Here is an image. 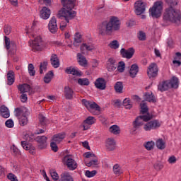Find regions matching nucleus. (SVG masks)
Here are the masks:
<instances>
[{
  "instance_id": "61",
  "label": "nucleus",
  "mask_w": 181,
  "mask_h": 181,
  "mask_svg": "<svg viewBox=\"0 0 181 181\" xmlns=\"http://www.w3.org/2000/svg\"><path fill=\"white\" fill-rule=\"evenodd\" d=\"M7 177L11 181H18V179L16 178V175L12 173H9L7 175Z\"/></svg>"
},
{
  "instance_id": "23",
  "label": "nucleus",
  "mask_w": 181,
  "mask_h": 181,
  "mask_svg": "<svg viewBox=\"0 0 181 181\" xmlns=\"http://www.w3.org/2000/svg\"><path fill=\"white\" fill-rule=\"evenodd\" d=\"M50 9H49V8L44 6L41 11H40V17L42 19H49V18H50Z\"/></svg>"
},
{
  "instance_id": "39",
  "label": "nucleus",
  "mask_w": 181,
  "mask_h": 181,
  "mask_svg": "<svg viewBox=\"0 0 181 181\" xmlns=\"http://www.w3.org/2000/svg\"><path fill=\"white\" fill-rule=\"evenodd\" d=\"M77 57L78 59V62L80 66H87V59H86V57L83 56V54H81V53H78Z\"/></svg>"
},
{
  "instance_id": "30",
  "label": "nucleus",
  "mask_w": 181,
  "mask_h": 181,
  "mask_svg": "<svg viewBox=\"0 0 181 181\" xmlns=\"http://www.w3.org/2000/svg\"><path fill=\"white\" fill-rule=\"evenodd\" d=\"M59 181H74V180L70 173L64 172L61 174Z\"/></svg>"
},
{
  "instance_id": "14",
  "label": "nucleus",
  "mask_w": 181,
  "mask_h": 181,
  "mask_svg": "<svg viewBox=\"0 0 181 181\" xmlns=\"http://www.w3.org/2000/svg\"><path fill=\"white\" fill-rule=\"evenodd\" d=\"M95 118L93 116H89L85 119L82 124L81 127L83 128V131H87L88 129H90V127L93 125V124H95Z\"/></svg>"
},
{
  "instance_id": "43",
  "label": "nucleus",
  "mask_w": 181,
  "mask_h": 181,
  "mask_svg": "<svg viewBox=\"0 0 181 181\" xmlns=\"http://www.w3.org/2000/svg\"><path fill=\"white\" fill-rule=\"evenodd\" d=\"M123 105L125 107L126 110H131V108H132V103H131L129 98H125L123 100Z\"/></svg>"
},
{
  "instance_id": "35",
  "label": "nucleus",
  "mask_w": 181,
  "mask_h": 181,
  "mask_svg": "<svg viewBox=\"0 0 181 181\" xmlns=\"http://www.w3.org/2000/svg\"><path fill=\"white\" fill-rule=\"evenodd\" d=\"M112 170L113 173L117 176H119V175H122V173H124V171H122L121 165L118 163H116L113 165Z\"/></svg>"
},
{
  "instance_id": "33",
  "label": "nucleus",
  "mask_w": 181,
  "mask_h": 181,
  "mask_svg": "<svg viewBox=\"0 0 181 181\" xmlns=\"http://www.w3.org/2000/svg\"><path fill=\"white\" fill-rule=\"evenodd\" d=\"M109 132L113 135H119L121 134V128L118 125L114 124L109 128Z\"/></svg>"
},
{
  "instance_id": "1",
  "label": "nucleus",
  "mask_w": 181,
  "mask_h": 181,
  "mask_svg": "<svg viewBox=\"0 0 181 181\" xmlns=\"http://www.w3.org/2000/svg\"><path fill=\"white\" fill-rule=\"evenodd\" d=\"M61 2L63 8L59 11L57 16L59 19H62L59 25L61 30H64L67 28V24L70 23V21L74 19L77 15V13L73 11L77 0H61Z\"/></svg>"
},
{
  "instance_id": "21",
  "label": "nucleus",
  "mask_w": 181,
  "mask_h": 181,
  "mask_svg": "<svg viewBox=\"0 0 181 181\" xmlns=\"http://www.w3.org/2000/svg\"><path fill=\"white\" fill-rule=\"evenodd\" d=\"M4 40H5L6 49L7 50H9L11 47H12L11 49H13V53H15V52H16V44H15L14 42H11V40L7 36L4 37Z\"/></svg>"
},
{
  "instance_id": "3",
  "label": "nucleus",
  "mask_w": 181,
  "mask_h": 181,
  "mask_svg": "<svg viewBox=\"0 0 181 181\" xmlns=\"http://www.w3.org/2000/svg\"><path fill=\"white\" fill-rule=\"evenodd\" d=\"M181 14L180 12L175 9L173 7H168L165 9L163 15V21L165 23H177L180 22Z\"/></svg>"
},
{
  "instance_id": "48",
  "label": "nucleus",
  "mask_w": 181,
  "mask_h": 181,
  "mask_svg": "<svg viewBox=\"0 0 181 181\" xmlns=\"http://www.w3.org/2000/svg\"><path fill=\"white\" fill-rule=\"evenodd\" d=\"M140 108L141 114H146V112H148V105H146V103L145 102L143 101L140 104Z\"/></svg>"
},
{
  "instance_id": "10",
  "label": "nucleus",
  "mask_w": 181,
  "mask_h": 181,
  "mask_svg": "<svg viewBox=\"0 0 181 181\" xmlns=\"http://www.w3.org/2000/svg\"><path fill=\"white\" fill-rule=\"evenodd\" d=\"M158 71H159L158 64L151 63L147 69V76L149 78H155L158 76Z\"/></svg>"
},
{
  "instance_id": "31",
  "label": "nucleus",
  "mask_w": 181,
  "mask_h": 181,
  "mask_svg": "<svg viewBox=\"0 0 181 181\" xmlns=\"http://www.w3.org/2000/svg\"><path fill=\"white\" fill-rule=\"evenodd\" d=\"M7 84L8 86H12L15 83V73L13 71H9L7 74Z\"/></svg>"
},
{
  "instance_id": "18",
  "label": "nucleus",
  "mask_w": 181,
  "mask_h": 181,
  "mask_svg": "<svg viewBox=\"0 0 181 181\" xmlns=\"http://www.w3.org/2000/svg\"><path fill=\"white\" fill-rule=\"evenodd\" d=\"M95 86L96 88H98V90H105L107 87V82H105V79L103 78H98L95 81Z\"/></svg>"
},
{
  "instance_id": "64",
  "label": "nucleus",
  "mask_w": 181,
  "mask_h": 181,
  "mask_svg": "<svg viewBox=\"0 0 181 181\" xmlns=\"http://www.w3.org/2000/svg\"><path fill=\"white\" fill-rule=\"evenodd\" d=\"M176 157L175 156H170L169 158H168V162L170 163H176Z\"/></svg>"
},
{
  "instance_id": "44",
  "label": "nucleus",
  "mask_w": 181,
  "mask_h": 181,
  "mask_svg": "<svg viewBox=\"0 0 181 181\" xmlns=\"http://www.w3.org/2000/svg\"><path fill=\"white\" fill-rule=\"evenodd\" d=\"M49 172L53 180L54 181L59 180V174H57V172H56L55 170H53L51 168L49 169Z\"/></svg>"
},
{
  "instance_id": "34",
  "label": "nucleus",
  "mask_w": 181,
  "mask_h": 181,
  "mask_svg": "<svg viewBox=\"0 0 181 181\" xmlns=\"http://www.w3.org/2000/svg\"><path fill=\"white\" fill-rule=\"evenodd\" d=\"M168 81L170 83V88H177V87H179V78H177V77L173 76Z\"/></svg>"
},
{
  "instance_id": "13",
  "label": "nucleus",
  "mask_w": 181,
  "mask_h": 181,
  "mask_svg": "<svg viewBox=\"0 0 181 181\" xmlns=\"http://www.w3.org/2000/svg\"><path fill=\"white\" fill-rule=\"evenodd\" d=\"M35 141L38 144L40 149H46L47 148V137L46 136H37Z\"/></svg>"
},
{
  "instance_id": "53",
  "label": "nucleus",
  "mask_w": 181,
  "mask_h": 181,
  "mask_svg": "<svg viewBox=\"0 0 181 181\" xmlns=\"http://www.w3.org/2000/svg\"><path fill=\"white\" fill-rule=\"evenodd\" d=\"M168 5H169V8H173V6H176L177 5V0H165Z\"/></svg>"
},
{
  "instance_id": "51",
  "label": "nucleus",
  "mask_w": 181,
  "mask_h": 181,
  "mask_svg": "<svg viewBox=\"0 0 181 181\" xmlns=\"http://www.w3.org/2000/svg\"><path fill=\"white\" fill-rule=\"evenodd\" d=\"M38 118L40 119V124H41V125H45V124H47V119L46 118V117H45V115L40 114Z\"/></svg>"
},
{
  "instance_id": "29",
  "label": "nucleus",
  "mask_w": 181,
  "mask_h": 181,
  "mask_svg": "<svg viewBox=\"0 0 181 181\" xmlns=\"http://www.w3.org/2000/svg\"><path fill=\"white\" fill-rule=\"evenodd\" d=\"M51 64L54 67V69H57L60 66V61L59 60V57L54 54H52L50 59Z\"/></svg>"
},
{
  "instance_id": "56",
  "label": "nucleus",
  "mask_w": 181,
  "mask_h": 181,
  "mask_svg": "<svg viewBox=\"0 0 181 181\" xmlns=\"http://www.w3.org/2000/svg\"><path fill=\"white\" fill-rule=\"evenodd\" d=\"M138 39L139 40H146V34L144 31H139L138 34Z\"/></svg>"
},
{
  "instance_id": "32",
  "label": "nucleus",
  "mask_w": 181,
  "mask_h": 181,
  "mask_svg": "<svg viewBox=\"0 0 181 181\" xmlns=\"http://www.w3.org/2000/svg\"><path fill=\"white\" fill-rule=\"evenodd\" d=\"M144 100L148 103H156L155 95L152 93H146L144 94Z\"/></svg>"
},
{
  "instance_id": "55",
  "label": "nucleus",
  "mask_w": 181,
  "mask_h": 181,
  "mask_svg": "<svg viewBox=\"0 0 181 181\" xmlns=\"http://www.w3.org/2000/svg\"><path fill=\"white\" fill-rule=\"evenodd\" d=\"M28 71L30 76H35L36 74V71H35V66L32 64L28 65Z\"/></svg>"
},
{
  "instance_id": "41",
  "label": "nucleus",
  "mask_w": 181,
  "mask_h": 181,
  "mask_svg": "<svg viewBox=\"0 0 181 181\" xmlns=\"http://www.w3.org/2000/svg\"><path fill=\"white\" fill-rule=\"evenodd\" d=\"M53 76H54V74H53V71H49L47 74H46L45 76L44 77V81L47 84H49V83L52 81V78H53Z\"/></svg>"
},
{
  "instance_id": "2",
  "label": "nucleus",
  "mask_w": 181,
  "mask_h": 181,
  "mask_svg": "<svg viewBox=\"0 0 181 181\" xmlns=\"http://www.w3.org/2000/svg\"><path fill=\"white\" fill-rule=\"evenodd\" d=\"M119 29H121V22L115 16H112L109 21H104L98 25V32L101 36L112 35Z\"/></svg>"
},
{
  "instance_id": "24",
  "label": "nucleus",
  "mask_w": 181,
  "mask_h": 181,
  "mask_svg": "<svg viewBox=\"0 0 181 181\" xmlns=\"http://www.w3.org/2000/svg\"><path fill=\"white\" fill-rule=\"evenodd\" d=\"M158 88L159 91H161L162 93L163 91H168V90L170 88V83L169 81H163L158 84Z\"/></svg>"
},
{
  "instance_id": "17",
  "label": "nucleus",
  "mask_w": 181,
  "mask_h": 181,
  "mask_svg": "<svg viewBox=\"0 0 181 181\" xmlns=\"http://www.w3.org/2000/svg\"><path fill=\"white\" fill-rule=\"evenodd\" d=\"M18 89L21 94H25V93H35V91L32 90V87H30V85L27 83L19 85L18 86Z\"/></svg>"
},
{
  "instance_id": "42",
  "label": "nucleus",
  "mask_w": 181,
  "mask_h": 181,
  "mask_svg": "<svg viewBox=\"0 0 181 181\" xmlns=\"http://www.w3.org/2000/svg\"><path fill=\"white\" fill-rule=\"evenodd\" d=\"M85 163L86 166H88V168H90V166H93V168H95V166L98 165V158H95L93 160H91L88 163L85 161Z\"/></svg>"
},
{
  "instance_id": "49",
  "label": "nucleus",
  "mask_w": 181,
  "mask_h": 181,
  "mask_svg": "<svg viewBox=\"0 0 181 181\" xmlns=\"http://www.w3.org/2000/svg\"><path fill=\"white\" fill-rule=\"evenodd\" d=\"M153 146H155V142L153 141H147L144 144V147L147 151H152V149H153Z\"/></svg>"
},
{
  "instance_id": "19",
  "label": "nucleus",
  "mask_w": 181,
  "mask_h": 181,
  "mask_svg": "<svg viewBox=\"0 0 181 181\" xmlns=\"http://www.w3.org/2000/svg\"><path fill=\"white\" fill-rule=\"evenodd\" d=\"M65 73H66V74H72L73 76H76L77 77H81V76H83V73L81 71L77 70L73 66L67 67L65 69Z\"/></svg>"
},
{
  "instance_id": "63",
  "label": "nucleus",
  "mask_w": 181,
  "mask_h": 181,
  "mask_svg": "<svg viewBox=\"0 0 181 181\" xmlns=\"http://www.w3.org/2000/svg\"><path fill=\"white\" fill-rule=\"evenodd\" d=\"M0 115H1L3 118H9V110H7L4 112H0Z\"/></svg>"
},
{
  "instance_id": "45",
  "label": "nucleus",
  "mask_w": 181,
  "mask_h": 181,
  "mask_svg": "<svg viewBox=\"0 0 181 181\" xmlns=\"http://www.w3.org/2000/svg\"><path fill=\"white\" fill-rule=\"evenodd\" d=\"M47 70V61H44L41 62L40 64V74H43V71H46Z\"/></svg>"
},
{
  "instance_id": "52",
  "label": "nucleus",
  "mask_w": 181,
  "mask_h": 181,
  "mask_svg": "<svg viewBox=\"0 0 181 181\" xmlns=\"http://www.w3.org/2000/svg\"><path fill=\"white\" fill-rule=\"evenodd\" d=\"M95 175H97V170H93V171L86 170L85 173V175L87 177H94Z\"/></svg>"
},
{
  "instance_id": "54",
  "label": "nucleus",
  "mask_w": 181,
  "mask_h": 181,
  "mask_svg": "<svg viewBox=\"0 0 181 181\" xmlns=\"http://www.w3.org/2000/svg\"><path fill=\"white\" fill-rule=\"evenodd\" d=\"M5 35H11V32H12V27L8 24L4 25V28Z\"/></svg>"
},
{
  "instance_id": "11",
  "label": "nucleus",
  "mask_w": 181,
  "mask_h": 181,
  "mask_svg": "<svg viewBox=\"0 0 181 181\" xmlns=\"http://www.w3.org/2000/svg\"><path fill=\"white\" fill-rule=\"evenodd\" d=\"M160 127V122L159 120H152L144 125V131H152V129H158Z\"/></svg>"
},
{
  "instance_id": "8",
  "label": "nucleus",
  "mask_w": 181,
  "mask_h": 181,
  "mask_svg": "<svg viewBox=\"0 0 181 181\" xmlns=\"http://www.w3.org/2000/svg\"><path fill=\"white\" fill-rule=\"evenodd\" d=\"M62 162L64 165L67 166L69 170H75V169H77V163L74 159H73V156L71 155L65 156L62 159Z\"/></svg>"
},
{
  "instance_id": "37",
  "label": "nucleus",
  "mask_w": 181,
  "mask_h": 181,
  "mask_svg": "<svg viewBox=\"0 0 181 181\" xmlns=\"http://www.w3.org/2000/svg\"><path fill=\"white\" fill-rule=\"evenodd\" d=\"M29 115H24L21 117H18V122L21 127H25V125H28V122H29V119H28Z\"/></svg>"
},
{
  "instance_id": "59",
  "label": "nucleus",
  "mask_w": 181,
  "mask_h": 181,
  "mask_svg": "<svg viewBox=\"0 0 181 181\" xmlns=\"http://www.w3.org/2000/svg\"><path fill=\"white\" fill-rule=\"evenodd\" d=\"M5 125L6 127H7V128H13V120L11 119H8L7 121H6Z\"/></svg>"
},
{
  "instance_id": "7",
  "label": "nucleus",
  "mask_w": 181,
  "mask_h": 181,
  "mask_svg": "<svg viewBox=\"0 0 181 181\" xmlns=\"http://www.w3.org/2000/svg\"><path fill=\"white\" fill-rule=\"evenodd\" d=\"M82 103L85 105L86 108H87L93 115H97V112L95 111H100V110H101L100 105L95 102H90L86 99H83Z\"/></svg>"
},
{
  "instance_id": "20",
  "label": "nucleus",
  "mask_w": 181,
  "mask_h": 181,
  "mask_svg": "<svg viewBox=\"0 0 181 181\" xmlns=\"http://www.w3.org/2000/svg\"><path fill=\"white\" fill-rule=\"evenodd\" d=\"M21 146L25 151H29L31 155H35L36 153V148H35V146L28 144L27 141H21Z\"/></svg>"
},
{
  "instance_id": "28",
  "label": "nucleus",
  "mask_w": 181,
  "mask_h": 181,
  "mask_svg": "<svg viewBox=\"0 0 181 181\" xmlns=\"http://www.w3.org/2000/svg\"><path fill=\"white\" fill-rule=\"evenodd\" d=\"M107 69L108 71H114L117 69V64H115V59L110 58L107 60Z\"/></svg>"
},
{
  "instance_id": "60",
  "label": "nucleus",
  "mask_w": 181,
  "mask_h": 181,
  "mask_svg": "<svg viewBox=\"0 0 181 181\" xmlns=\"http://www.w3.org/2000/svg\"><path fill=\"white\" fill-rule=\"evenodd\" d=\"M153 167L156 170H160L161 169H163V165L160 163H156Z\"/></svg>"
},
{
  "instance_id": "36",
  "label": "nucleus",
  "mask_w": 181,
  "mask_h": 181,
  "mask_svg": "<svg viewBox=\"0 0 181 181\" xmlns=\"http://www.w3.org/2000/svg\"><path fill=\"white\" fill-rule=\"evenodd\" d=\"M156 146H157L158 149H160V151H163V149L166 148V142H165L163 139H158L156 141Z\"/></svg>"
},
{
  "instance_id": "15",
  "label": "nucleus",
  "mask_w": 181,
  "mask_h": 181,
  "mask_svg": "<svg viewBox=\"0 0 181 181\" xmlns=\"http://www.w3.org/2000/svg\"><path fill=\"white\" fill-rule=\"evenodd\" d=\"M135 53V49L131 47L128 49H125L124 48H122L120 50V54L122 57L124 59H132L134 54Z\"/></svg>"
},
{
  "instance_id": "27",
  "label": "nucleus",
  "mask_w": 181,
  "mask_h": 181,
  "mask_svg": "<svg viewBox=\"0 0 181 181\" xmlns=\"http://www.w3.org/2000/svg\"><path fill=\"white\" fill-rule=\"evenodd\" d=\"M66 138V133H59L53 136L52 141L55 144H60Z\"/></svg>"
},
{
  "instance_id": "46",
  "label": "nucleus",
  "mask_w": 181,
  "mask_h": 181,
  "mask_svg": "<svg viewBox=\"0 0 181 181\" xmlns=\"http://www.w3.org/2000/svg\"><path fill=\"white\" fill-rule=\"evenodd\" d=\"M78 84L79 86H88L90 84V81L87 78H79L78 80Z\"/></svg>"
},
{
  "instance_id": "40",
  "label": "nucleus",
  "mask_w": 181,
  "mask_h": 181,
  "mask_svg": "<svg viewBox=\"0 0 181 181\" xmlns=\"http://www.w3.org/2000/svg\"><path fill=\"white\" fill-rule=\"evenodd\" d=\"M115 90L116 93L122 94V90H124V84L121 81H118L115 84Z\"/></svg>"
},
{
  "instance_id": "58",
  "label": "nucleus",
  "mask_w": 181,
  "mask_h": 181,
  "mask_svg": "<svg viewBox=\"0 0 181 181\" xmlns=\"http://www.w3.org/2000/svg\"><path fill=\"white\" fill-rule=\"evenodd\" d=\"M50 146L52 151H53L54 152H57V151H59V147H57V143L52 141L50 144Z\"/></svg>"
},
{
  "instance_id": "62",
  "label": "nucleus",
  "mask_w": 181,
  "mask_h": 181,
  "mask_svg": "<svg viewBox=\"0 0 181 181\" xmlns=\"http://www.w3.org/2000/svg\"><path fill=\"white\" fill-rule=\"evenodd\" d=\"M21 100L22 103H26L28 101V95L23 93L21 96Z\"/></svg>"
},
{
  "instance_id": "4",
  "label": "nucleus",
  "mask_w": 181,
  "mask_h": 181,
  "mask_svg": "<svg viewBox=\"0 0 181 181\" xmlns=\"http://www.w3.org/2000/svg\"><path fill=\"white\" fill-rule=\"evenodd\" d=\"M30 36L34 38V40H30L29 44L32 48L33 52H40L45 48V41L40 35H35V34L30 33Z\"/></svg>"
},
{
  "instance_id": "57",
  "label": "nucleus",
  "mask_w": 181,
  "mask_h": 181,
  "mask_svg": "<svg viewBox=\"0 0 181 181\" xmlns=\"http://www.w3.org/2000/svg\"><path fill=\"white\" fill-rule=\"evenodd\" d=\"M117 70L119 73H123L125 70V63L124 62H120L119 65L117 66Z\"/></svg>"
},
{
  "instance_id": "6",
  "label": "nucleus",
  "mask_w": 181,
  "mask_h": 181,
  "mask_svg": "<svg viewBox=\"0 0 181 181\" xmlns=\"http://www.w3.org/2000/svg\"><path fill=\"white\" fill-rule=\"evenodd\" d=\"M162 11H163V2L162 1H156L152 8L149 9L150 15L156 19L162 16Z\"/></svg>"
},
{
  "instance_id": "47",
  "label": "nucleus",
  "mask_w": 181,
  "mask_h": 181,
  "mask_svg": "<svg viewBox=\"0 0 181 181\" xmlns=\"http://www.w3.org/2000/svg\"><path fill=\"white\" fill-rule=\"evenodd\" d=\"M94 49V47L91 45H87V44H82L81 45V51L84 52V50H88L89 52H91V50Z\"/></svg>"
},
{
  "instance_id": "12",
  "label": "nucleus",
  "mask_w": 181,
  "mask_h": 181,
  "mask_svg": "<svg viewBox=\"0 0 181 181\" xmlns=\"http://www.w3.org/2000/svg\"><path fill=\"white\" fill-rule=\"evenodd\" d=\"M29 114H30L29 109L23 106L16 107L14 110V115L16 118H21V117H23V115H29Z\"/></svg>"
},
{
  "instance_id": "5",
  "label": "nucleus",
  "mask_w": 181,
  "mask_h": 181,
  "mask_svg": "<svg viewBox=\"0 0 181 181\" xmlns=\"http://www.w3.org/2000/svg\"><path fill=\"white\" fill-rule=\"evenodd\" d=\"M151 118L152 116L149 113L136 117L134 121L132 122L133 127L131 130V133L133 135L136 134L137 129H139V128L144 125V122H148V121H151Z\"/></svg>"
},
{
  "instance_id": "26",
  "label": "nucleus",
  "mask_w": 181,
  "mask_h": 181,
  "mask_svg": "<svg viewBox=\"0 0 181 181\" xmlns=\"http://www.w3.org/2000/svg\"><path fill=\"white\" fill-rule=\"evenodd\" d=\"M116 148V143L114 139L109 138L106 140V148L109 151H115Z\"/></svg>"
},
{
  "instance_id": "22",
  "label": "nucleus",
  "mask_w": 181,
  "mask_h": 181,
  "mask_svg": "<svg viewBox=\"0 0 181 181\" xmlns=\"http://www.w3.org/2000/svg\"><path fill=\"white\" fill-rule=\"evenodd\" d=\"M64 97L66 100H73L74 91L69 86H65L64 88Z\"/></svg>"
},
{
  "instance_id": "16",
  "label": "nucleus",
  "mask_w": 181,
  "mask_h": 181,
  "mask_svg": "<svg viewBox=\"0 0 181 181\" xmlns=\"http://www.w3.org/2000/svg\"><path fill=\"white\" fill-rule=\"evenodd\" d=\"M48 28L51 33H56L57 32V20L56 17H52L49 22Z\"/></svg>"
},
{
  "instance_id": "50",
  "label": "nucleus",
  "mask_w": 181,
  "mask_h": 181,
  "mask_svg": "<svg viewBox=\"0 0 181 181\" xmlns=\"http://www.w3.org/2000/svg\"><path fill=\"white\" fill-rule=\"evenodd\" d=\"M109 47H110V49H116L119 47V43L118 42V40H113L110 42V43L109 44Z\"/></svg>"
},
{
  "instance_id": "38",
  "label": "nucleus",
  "mask_w": 181,
  "mask_h": 181,
  "mask_svg": "<svg viewBox=\"0 0 181 181\" xmlns=\"http://www.w3.org/2000/svg\"><path fill=\"white\" fill-rule=\"evenodd\" d=\"M74 40V46L76 47H77V46H80V43L82 42L81 34H80V33H76Z\"/></svg>"
},
{
  "instance_id": "9",
  "label": "nucleus",
  "mask_w": 181,
  "mask_h": 181,
  "mask_svg": "<svg viewBox=\"0 0 181 181\" xmlns=\"http://www.w3.org/2000/svg\"><path fill=\"white\" fill-rule=\"evenodd\" d=\"M146 10V4L142 0H138L134 3V13L142 15Z\"/></svg>"
},
{
  "instance_id": "25",
  "label": "nucleus",
  "mask_w": 181,
  "mask_h": 181,
  "mask_svg": "<svg viewBox=\"0 0 181 181\" xmlns=\"http://www.w3.org/2000/svg\"><path fill=\"white\" fill-rule=\"evenodd\" d=\"M139 71V67L138 66L137 64H134L131 66L129 74L130 77H132V78H135Z\"/></svg>"
}]
</instances>
